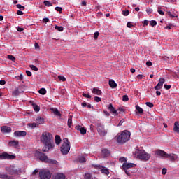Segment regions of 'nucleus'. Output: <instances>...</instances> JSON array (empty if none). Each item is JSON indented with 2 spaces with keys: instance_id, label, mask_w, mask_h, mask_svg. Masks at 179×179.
I'll list each match as a JSON object with an SVG mask.
<instances>
[{
  "instance_id": "21",
  "label": "nucleus",
  "mask_w": 179,
  "mask_h": 179,
  "mask_svg": "<svg viewBox=\"0 0 179 179\" xmlns=\"http://www.w3.org/2000/svg\"><path fill=\"white\" fill-rule=\"evenodd\" d=\"M76 129H77V131H80L82 135H85V134H86V129L82 127V126H76Z\"/></svg>"
},
{
  "instance_id": "55",
  "label": "nucleus",
  "mask_w": 179,
  "mask_h": 179,
  "mask_svg": "<svg viewBox=\"0 0 179 179\" xmlns=\"http://www.w3.org/2000/svg\"><path fill=\"white\" fill-rule=\"evenodd\" d=\"M168 15L169 16H170V17H177V15H173V14H171V12H168Z\"/></svg>"
},
{
  "instance_id": "27",
  "label": "nucleus",
  "mask_w": 179,
  "mask_h": 179,
  "mask_svg": "<svg viewBox=\"0 0 179 179\" xmlns=\"http://www.w3.org/2000/svg\"><path fill=\"white\" fill-rule=\"evenodd\" d=\"M36 122L37 124H44V119H43V117H38L36 118Z\"/></svg>"
},
{
  "instance_id": "44",
  "label": "nucleus",
  "mask_w": 179,
  "mask_h": 179,
  "mask_svg": "<svg viewBox=\"0 0 179 179\" xmlns=\"http://www.w3.org/2000/svg\"><path fill=\"white\" fill-rule=\"evenodd\" d=\"M17 8L18 9H20V10H24V6H23L20 5V4H18V5L17 6Z\"/></svg>"
},
{
  "instance_id": "31",
  "label": "nucleus",
  "mask_w": 179,
  "mask_h": 179,
  "mask_svg": "<svg viewBox=\"0 0 179 179\" xmlns=\"http://www.w3.org/2000/svg\"><path fill=\"white\" fill-rule=\"evenodd\" d=\"M33 108L36 113H38L40 111V106H37L35 103L32 104Z\"/></svg>"
},
{
  "instance_id": "59",
  "label": "nucleus",
  "mask_w": 179,
  "mask_h": 179,
  "mask_svg": "<svg viewBox=\"0 0 179 179\" xmlns=\"http://www.w3.org/2000/svg\"><path fill=\"white\" fill-rule=\"evenodd\" d=\"M35 50H38L40 48V45H38V43H36L34 44Z\"/></svg>"
},
{
  "instance_id": "22",
  "label": "nucleus",
  "mask_w": 179,
  "mask_h": 179,
  "mask_svg": "<svg viewBox=\"0 0 179 179\" xmlns=\"http://www.w3.org/2000/svg\"><path fill=\"white\" fill-rule=\"evenodd\" d=\"M94 94H97V96H100L101 94V90L100 89L94 87L92 91Z\"/></svg>"
},
{
  "instance_id": "2",
  "label": "nucleus",
  "mask_w": 179,
  "mask_h": 179,
  "mask_svg": "<svg viewBox=\"0 0 179 179\" xmlns=\"http://www.w3.org/2000/svg\"><path fill=\"white\" fill-rule=\"evenodd\" d=\"M35 157L43 162V163H48L49 164H57V160L51 159L47 157V155L41 152L36 151L35 152Z\"/></svg>"
},
{
  "instance_id": "30",
  "label": "nucleus",
  "mask_w": 179,
  "mask_h": 179,
  "mask_svg": "<svg viewBox=\"0 0 179 179\" xmlns=\"http://www.w3.org/2000/svg\"><path fill=\"white\" fill-rule=\"evenodd\" d=\"M78 160L79 163H85V162H86V158L83 156H80L78 157Z\"/></svg>"
},
{
  "instance_id": "16",
  "label": "nucleus",
  "mask_w": 179,
  "mask_h": 179,
  "mask_svg": "<svg viewBox=\"0 0 179 179\" xmlns=\"http://www.w3.org/2000/svg\"><path fill=\"white\" fill-rule=\"evenodd\" d=\"M108 110L111 114H113L114 115H118V111L113 106L112 103H110L108 105Z\"/></svg>"
},
{
  "instance_id": "18",
  "label": "nucleus",
  "mask_w": 179,
  "mask_h": 179,
  "mask_svg": "<svg viewBox=\"0 0 179 179\" xmlns=\"http://www.w3.org/2000/svg\"><path fill=\"white\" fill-rule=\"evenodd\" d=\"M1 131L3 134H9V132H12V128L8 126L1 127Z\"/></svg>"
},
{
  "instance_id": "26",
  "label": "nucleus",
  "mask_w": 179,
  "mask_h": 179,
  "mask_svg": "<svg viewBox=\"0 0 179 179\" xmlns=\"http://www.w3.org/2000/svg\"><path fill=\"white\" fill-rule=\"evenodd\" d=\"M52 111L55 114V115H57V117H61V113L58 111V109L52 108Z\"/></svg>"
},
{
  "instance_id": "63",
  "label": "nucleus",
  "mask_w": 179,
  "mask_h": 179,
  "mask_svg": "<svg viewBox=\"0 0 179 179\" xmlns=\"http://www.w3.org/2000/svg\"><path fill=\"white\" fill-rule=\"evenodd\" d=\"M127 27H129V29H131V27H132V26H134V25H132V24H131V22H128V23L127 24Z\"/></svg>"
},
{
  "instance_id": "50",
  "label": "nucleus",
  "mask_w": 179,
  "mask_h": 179,
  "mask_svg": "<svg viewBox=\"0 0 179 179\" xmlns=\"http://www.w3.org/2000/svg\"><path fill=\"white\" fill-rule=\"evenodd\" d=\"M164 89L169 90V89H171V85H168L167 84H164Z\"/></svg>"
},
{
  "instance_id": "11",
  "label": "nucleus",
  "mask_w": 179,
  "mask_h": 179,
  "mask_svg": "<svg viewBox=\"0 0 179 179\" xmlns=\"http://www.w3.org/2000/svg\"><path fill=\"white\" fill-rule=\"evenodd\" d=\"M15 167L12 165L10 166H7L6 167V171H8V173H9V174H10L11 176H13V174H16V171H15Z\"/></svg>"
},
{
  "instance_id": "5",
  "label": "nucleus",
  "mask_w": 179,
  "mask_h": 179,
  "mask_svg": "<svg viewBox=\"0 0 179 179\" xmlns=\"http://www.w3.org/2000/svg\"><path fill=\"white\" fill-rule=\"evenodd\" d=\"M136 154L137 155L138 159H140V160L146 162L150 159V155L143 150H136Z\"/></svg>"
},
{
  "instance_id": "61",
  "label": "nucleus",
  "mask_w": 179,
  "mask_h": 179,
  "mask_svg": "<svg viewBox=\"0 0 179 179\" xmlns=\"http://www.w3.org/2000/svg\"><path fill=\"white\" fill-rule=\"evenodd\" d=\"M17 15H19L20 16H22V15H23V13L21 10H17Z\"/></svg>"
},
{
  "instance_id": "56",
  "label": "nucleus",
  "mask_w": 179,
  "mask_h": 179,
  "mask_svg": "<svg viewBox=\"0 0 179 179\" xmlns=\"http://www.w3.org/2000/svg\"><path fill=\"white\" fill-rule=\"evenodd\" d=\"M55 10H57V12H62V8L61 7H56Z\"/></svg>"
},
{
  "instance_id": "37",
  "label": "nucleus",
  "mask_w": 179,
  "mask_h": 179,
  "mask_svg": "<svg viewBox=\"0 0 179 179\" xmlns=\"http://www.w3.org/2000/svg\"><path fill=\"white\" fill-rule=\"evenodd\" d=\"M55 29L58 30V31H64V27L55 26Z\"/></svg>"
},
{
  "instance_id": "35",
  "label": "nucleus",
  "mask_w": 179,
  "mask_h": 179,
  "mask_svg": "<svg viewBox=\"0 0 179 179\" xmlns=\"http://www.w3.org/2000/svg\"><path fill=\"white\" fill-rule=\"evenodd\" d=\"M43 3L45 6H48V7L52 6V3L48 1H44Z\"/></svg>"
},
{
  "instance_id": "57",
  "label": "nucleus",
  "mask_w": 179,
  "mask_h": 179,
  "mask_svg": "<svg viewBox=\"0 0 179 179\" xmlns=\"http://www.w3.org/2000/svg\"><path fill=\"white\" fill-rule=\"evenodd\" d=\"M146 12H147V13L150 14L153 12V10L151 8H149V9L146 10Z\"/></svg>"
},
{
  "instance_id": "15",
  "label": "nucleus",
  "mask_w": 179,
  "mask_h": 179,
  "mask_svg": "<svg viewBox=\"0 0 179 179\" xmlns=\"http://www.w3.org/2000/svg\"><path fill=\"white\" fill-rule=\"evenodd\" d=\"M135 166L134 163L124 162L122 165V169L123 170H128V169H132V167H135Z\"/></svg>"
},
{
  "instance_id": "25",
  "label": "nucleus",
  "mask_w": 179,
  "mask_h": 179,
  "mask_svg": "<svg viewBox=\"0 0 179 179\" xmlns=\"http://www.w3.org/2000/svg\"><path fill=\"white\" fill-rule=\"evenodd\" d=\"M0 178L1 179H10V176L6 173H0Z\"/></svg>"
},
{
  "instance_id": "34",
  "label": "nucleus",
  "mask_w": 179,
  "mask_h": 179,
  "mask_svg": "<svg viewBox=\"0 0 179 179\" xmlns=\"http://www.w3.org/2000/svg\"><path fill=\"white\" fill-rule=\"evenodd\" d=\"M127 160H128V159L125 158L124 157H121L119 159V162H120V163H127Z\"/></svg>"
},
{
  "instance_id": "3",
  "label": "nucleus",
  "mask_w": 179,
  "mask_h": 179,
  "mask_svg": "<svg viewBox=\"0 0 179 179\" xmlns=\"http://www.w3.org/2000/svg\"><path fill=\"white\" fill-rule=\"evenodd\" d=\"M129 138H131V132L125 130L122 131L121 134L117 136V142L120 145H123V143L129 141Z\"/></svg>"
},
{
  "instance_id": "48",
  "label": "nucleus",
  "mask_w": 179,
  "mask_h": 179,
  "mask_svg": "<svg viewBox=\"0 0 179 179\" xmlns=\"http://www.w3.org/2000/svg\"><path fill=\"white\" fill-rule=\"evenodd\" d=\"M83 97H86V99H92V96H90L87 94L83 93Z\"/></svg>"
},
{
  "instance_id": "64",
  "label": "nucleus",
  "mask_w": 179,
  "mask_h": 179,
  "mask_svg": "<svg viewBox=\"0 0 179 179\" xmlns=\"http://www.w3.org/2000/svg\"><path fill=\"white\" fill-rule=\"evenodd\" d=\"M166 173H167V169H166L164 168V169H162V174L164 175V174H166Z\"/></svg>"
},
{
  "instance_id": "8",
  "label": "nucleus",
  "mask_w": 179,
  "mask_h": 179,
  "mask_svg": "<svg viewBox=\"0 0 179 179\" xmlns=\"http://www.w3.org/2000/svg\"><path fill=\"white\" fill-rule=\"evenodd\" d=\"M39 177L41 179H51V172L45 169L39 172Z\"/></svg>"
},
{
  "instance_id": "10",
  "label": "nucleus",
  "mask_w": 179,
  "mask_h": 179,
  "mask_svg": "<svg viewBox=\"0 0 179 179\" xmlns=\"http://www.w3.org/2000/svg\"><path fill=\"white\" fill-rule=\"evenodd\" d=\"M164 82H166V80H164V78H160L159 80L158 84L154 87L155 90H160V89L163 87V85L164 84Z\"/></svg>"
},
{
  "instance_id": "19",
  "label": "nucleus",
  "mask_w": 179,
  "mask_h": 179,
  "mask_svg": "<svg viewBox=\"0 0 179 179\" xmlns=\"http://www.w3.org/2000/svg\"><path fill=\"white\" fill-rule=\"evenodd\" d=\"M166 159H169L171 162H175V160L178 159V157L174 154H167Z\"/></svg>"
},
{
  "instance_id": "42",
  "label": "nucleus",
  "mask_w": 179,
  "mask_h": 179,
  "mask_svg": "<svg viewBox=\"0 0 179 179\" xmlns=\"http://www.w3.org/2000/svg\"><path fill=\"white\" fill-rule=\"evenodd\" d=\"M30 66V68H31V69L32 70V71H38V68H37L36 66H34V65H30L29 66Z\"/></svg>"
},
{
  "instance_id": "51",
  "label": "nucleus",
  "mask_w": 179,
  "mask_h": 179,
  "mask_svg": "<svg viewBox=\"0 0 179 179\" xmlns=\"http://www.w3.org/2000/svg\"><path fill=\"white\" fill-rule=\"evenodd\" d=\"M98 37H99V32H95L94 34V40H96V38H98Z\"/></svg>"
},
{
  "instance_id": "49",
  "label": "nucleus",
  "mask_w": 179,
  "mask_h": 179,
  "mask_svg": "<svg viewBox=\"0 0 179 179\" xmlns=\"http://www.w3.org/2000/svg\"><path fill=\"white\" fill-rule=\"evenodd\" d=\"M38 124L37 123H31V124H30V127H31V128H36V127H38Z\"/></svg>"
},
{
  "instance_id": "33",
  "label": "nucleus",
  "mask_w": 179,
  "mask_h": 179,
  "mask_svg": "<svg viewBox=\"0 0 179 179\" xmlns=\"http://www.w3.org/2000/svg\"><path fill=\"white\" fill-rule=\"evenodd\" d=\"M38 92L40 93V94H45V93H47V90H45V88H41L39 90Z\"/></svg>"
},
{
  "instance_id": "17",
  "label": "nucleus",
  "mask_w": 179,
  "mask_h": 179,
  "mask_svg": "<svg viewBox=\"0 0 179 179\" xmlns=\"http://www.w3.org/2000/svg\"><path fill=\"white\" fill-rule=\"evenodd\" d=\"M26 135H27V133L24 131H17L14 132V136H15L17 138L21 136L24 137Z\"/></svg>"
},
{
  "instance_id": "60",
  "label": "nucleus",
  "mask_w": 179,
  "mask_h": 179,
  "mask_svg": "<svg viewBox=\"0 0 179 179\" xmlns=\"http://www.w3.org/2000/svg\"><path fill=\"white\" fill-rule=\"evenodd\" d=\"M146 66H152V62L148 61V62H146Z\"/></svg>"
},
{
  "instance_id": "12",
  "label": "nucleus",
  "mask_w": 179,
  "mask_h": 179,
  "mask_svg": "<svg viewBox=\"0 0 179 179\" xmlns=\"http://www.w3.org/2000/svg\"><path fill=\"white\" fill-rule=\"evenodd\" d=\"M66 176L62 173H56L53 175L52 179H65Z\"/></svg>"
},
{
  "instance_id": "40",
  "label": "nucleus",
  "mask_w": 179,
  "mask_h": 179,
  "mask_svg": "<svg viewBox=\"0 0 179 179\" xmlns=\"http://www.w3.org/2000/svg\"><path fill=\"white\" fill-rule=\"evenodd\" d=\"M59 80H62V82H65L66 80V78L62 76H58Z\"/></svg>"
},
{
  "instance_id": "45",
  "label": "nucleus",
  "mask_w": 179,
  "mask_h": 179,
  "mask_svg": "<svg viewBox=\"0 0 179 179\" xmlns=\"http://www.w3.org/2000/svg\"><path fill=\"white\" fill-rule=\"evenodd\" d=\"M128 100H129V99L128 98V96L124 95L123 97H122V101H128Z\"/></svg>"
},
{
  "instance_id": "28",
  "label": "nucleus",
  "mask_w": 179,
  "mask_h": 179,
  "mask_svg": "<svg viewBox=\"0 0 179 179\" xmlns=\"http://www.w3.org/2000/svg\"><path fill=\"white\" fill-rule=\"evenodd\" d=\"M55 143L59 145L61 143V137L58 135L55 136Z\"/></svg>"
},
{
  "instance_id": "36",
  "label": "nucleus",
  "mask_w": 179,
  "mask_h": 179,
  "mask_svg": "<svg viewBox=\"0 0 179 179\" xmlns=\"http://www.w3.org/2000/svg\"><path fill=\"white\" fill-rule=\"evenodd\" d=\"M19 94H20V92H19V89H17L14 92H13V96H19Z\"/></svg>"
},
{
  "instance_id": "62",
  "label": "nucleus",
  "mask_w": 179,
  "mask_h": 179,
  "mask_svg": "<svg viewBox=\"0 0 179 179\" xmlns=\"http://www.w3.org/2000/svg\"><path fill=\"white\" fill-rule=\"evenodd\" d=\"M26 73H27V76H31V72L30 71H26Z\"/></svg>"
},
{
  "instance_id": "47",
  "label": "nucleus",
  "mask_w": 179,
  "mask_h": 179,
  "mask_svg": "<svg viewBox=\"0 0 179 179\" xmlns=\"http://www.w3.org/2000/svg\"><path fill=\"white\" fill-rule=\"evenodd\" d=\"M94 101H95L96 103H99V101H101V98L98 97V96H95V97H94Z\"/></svg>"
},
{
  "instance_id": "54",
  "label": "nucleus",
  "mask_w": 179,
  "mask_h": 179,
  "mask_svg": "<svg viewBox=\"0 0 179 179\" xmlns=\"http://www.w3.org/2000/svg\"><path fill=\"white\" fill-rule=\"evenodd\" d=\"M158 13L159 15H162V16L164 15V12H163L162 10H160V8H159V10H158Z\"/></svg>"
},
{
  "instance_id": "24",
  "label": "nucleus",
  "mask_w": 179,
  "mask_h": 179,
  "mask_svg": "<svg viewBox=\"0 0 179 179\" xmlns=\"http://www.w3.org/2000/svg\"><path fill=\"white\" fill-rule=\"evenodd\" d=\"M109 86L112 87V89H115L117 87V84L115 83V81L113 80H109Z\"/></svg>"
},
{
  "instance_id": "23",
  "label": "nucleus",
  "mask_w": 179,
  "mask_h": 179,
  "mask_svg": "<svg viewBox=\"0 0 179 179\" xmlns=\"http://www.w3.org/2000/svg\"><path fill=\"white\" fill-rule=\"evenodd\" d=\"M173 131H174L175 132H178V134H179V122H176L174 123Z\"/></svg>"
},
{
  "instance_id": "46",
  "label": "nucleus",
  "mask_w": 179,
  "mask_h": 179,
  "mask_svg": "<svg viewBox=\"0 0 179 179\" xmlns=\"http://www.w3.org/2000/svg\"><path fill=\"white\" fill-rule=\"evenodd\" d=\"M156 24H157V22L155 20L151 21L150 26H152V27H155Z\"/></svg>"
},
{
  "instance_id": "32",
  "label": "nucleus",
  "mask_w": 179,
  "mask_h": 179,
  "mask_svg": "<svg viewBox=\"0 0 179 179\" xmlns=\"http://www.w3.org/2000/svg\"><path fill=\"white\" fill-rule=\"evenodd\" d=\"M67 125L69 128H71L72 127V116H70L68 119Z\"/></svg>"
},
{
  "instance_id": "7",
  "label": "nucleus",
  "mask_w": 179,
  "mask_h": 179,
  "mask_svg": "<svg viewBox=\"0 0 179 179\" xmlns=\"http://www.w3.org/2000/svg\"><path fill=\"white\" fill-rule=\"evenodd\" d=\"M97 127V132L100 135V136H106L107 135V131H106V129L104 128V125L100 122L96 124Z\"/></svg>"
},
{
  "instance_id": "1",
  "label": "nucleus",
  "mask_w": 179,
  "mask_h": 179,
  "mask_svg": "<svg viewBox=\"0 0 179 179\" xmlns=\"http://www.w3.org/2000/svg\"><path fill=\"white\" fill-rule=\"evenodd\" d=\"M40 141L43 145H45V148H43V152H50V150H52L55 146L54 144V137L50 132H43L41 136Z\"/></svg>"
},
{
  "instance_id": "53",
  "label": "nucleus",
  "mask_w": 179,
  "mask_h": 179,
  "mask_svg": "<svg viewBox=\"0 0 179 179\" xmlns=\"http://www.w3.org/2000/svg\"><path fill=\"white\" fill-rule=\"evenodd\" d=\"M17 78L19 79V80H23V74H20Z\"/></svg>"
},
{
  "instance_id": "20",
  "label": "nucleus",
  "mask_w": 179,
  "mask_h": 179,
  "mask_svg": "<svg viewBox=\"0 0 179 179\" xmlns=\"http://www.w3.org/2000/svg\"><path fill=\"white\" fill-rule=\"evenodd\" d=\"M111 155V152H110V150L107 149H103L101 151V156L102 157H108Z\"/></svg>"
},
{
  "instance_id": "52",
  "label": "nucleus",
  "mask_w": 179,
  "mask_h": 179,
  "mask_svg": "<svg viewBox=\"0 0 179 179\" xmlns=\"http://www.w3.org/2000/svg\"><path fill=\"white\" fill-rule=\"evenodd\" d=\"M6 81H5L4 80H0V85L1 86H3V85H6Z\"/></svg>"
},
{
  "instance_id": "41",
  "label": "nucleus",
  "mask_w": 179,
  "mask_h": 179,
  "mask_svg": "<svg viewBox=\"0 0 179 179\" xmlns=\"http://www.w3.org/2000/svg\"><path fill=\"white\" fill-rule=\"evenodd\" d=\"M85 179H92V174H90V173H85Z\"/></svg>"
},
{
  "instance_id": "13",
  "label": "nucleus",
  "mask_w": 179,
  "mask_h": 179,
  "mask_svg": "<svg viewBox=\"0 0 179 179\" xmlns=\"http://www.w3.org/2000/svg\"><path fill=\"white\" fill-rule=\"evenodd\" d=\"M8 146H10V148H14L15 149H17L19 146V141L13 140L9 141Z\"/></svg>"
},
{
  "instance_id": "58",
  "label": "nucleus",
  "mask_w": 179,
  "mask_h": 179,
  "mask_svg": "<svg viewBox=\"0 0 179 179\" xmlns=\"http://www.w3.org/2000/svg\"><path fill=\"white\" fill-rule=\"evenodd\" d=\"M103 114H105V115H106V117H110V113H108L106 110H103Z\"/></svg>"
},
{
  "instance_id": "29",
  "label": "nucleus",
  "mask_w": 179,
  "mask_h": 179,
  "mask_svg": "<svg viewBox=\"0 0 179 179\" xmlns=\"http://www.w3.org/2000/svg\"><path fill=\"white\" fill-rule=\"evenodd\" d=\"M136 110L139 114H143V109L141 108L138 105L136 106Z\"/></svg>"
},
{
  "instance_id": "39",
  "label": "nucleus",
  "mask_w": 179,
  "mask_h": 179,
  "mask_svg": "<svg viewBox=\"0 0 179 179\" xmlns=\"http://www.w3.org/2000/svg\"><path fill=\"white\" fill-rule=\"evenodd\" d=\"M122 15H123V16H128V15H129V11L128 10H123Z\"/></svg>"
},
{
  "instance_id": "6",
  "label": "nucleus",
  "mask_w": 179,
  "mask_h": 179,
  "mask_svg": "<svg viewBox=\"0 0 179 179\" xmlns=\"http://www.w3.org/2000/svg\"><path fill=\"white\" fill-rule=\"evenodd\" d=\"M15 159H16L15 155H10L6 152L0 154V160H15Z\"/></svg>"
},
{
  "instance_id": "38",
  "label": "nucleus",
  "mask_w": 179,
  "mask_h": 179,
  "mask_svg": "<svg viewBox=\"0 0 179 179\" xmlns=\"http://www.w3.org/2000/svg\"><path fill=\"white\" fill-rule=\"evenodd\" d=\"M7 58H8V59H10V61H13V62L16 61V58L14 57L13 55H8L7 56Z\"/></svg>"
},
{
  "instance_id": "4",
  "label": "nucleus",
  "mask_w": 179,
  "mask_h": 179,
  "mask_svg": "<svg viewBox=\"0 0 179 179\" xmlns=\"http://www.w3.org/2000/svg\"><path fill=\"white\" fill-rule=\"evenodd\" d=\"M60 150L62 155H68L69 150H71V142L68 141V138L63 139V143L60 148Z\"/></svg>"
},
{
  "instance_id": "43",
  "label": "nucleus",
  "mask_w": 179,
  "mask_h": 179,
  "mask_svg": "<svg viewBox=\"0 0 179 179\" xmlns=\"http://www.w3.org/2000/svg\"><path fill=\"white\" fill-rule=\"evenodd\" d=\"M145 104L148 106V107H150V108H153L154 105L151 102H146Z\"/></svg>"
},
{
  "instance_id": "14",
  "label": "nucleus",
  "mask_w": 179,
  "mask_h": 179,
  "mask_svg": "<svg viewBox=\"0 0 179 179\" xmlns=\"http://www.w3.org/2000/svg\"><path fill=\"white\" fill-rule=\"evenodd\" d=\"M98 169H99V170L102 174H105L106 176H108V174H110L109 169L104 166H101L99 165V166H98Z\"/></svg>"
},
{
  "instance_id": "9",
  "label": "nucleus",
  "mask_w": 179,
  "mask_h": 179,
  "mask_svg": "<svg viewBox=\"0 0 179 179\" xmlns=\"http://www.w3.org/2000/svg\"><path fill=\"white\" fill-rule=\"evenodd\" d=\"M155 155H157V156H160V157H163L164 159H166L167 157V152L162 150H157L155 151Z\"/></svg>"
}]
</instances>
